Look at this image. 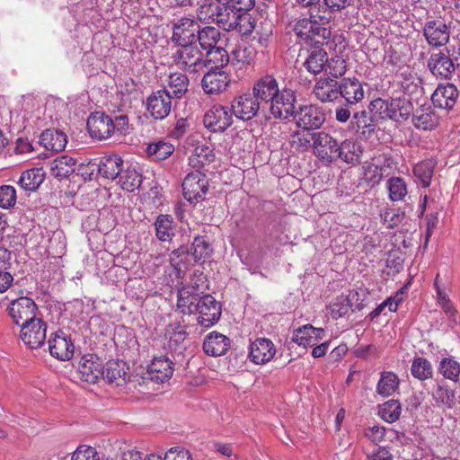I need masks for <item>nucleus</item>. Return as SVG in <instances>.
Here are the masks:
<instances>
[{"instance_id": "7", "label": "nucleus", "mask_w": 460, "mask_h": 460, "mask_svg": "<svg viewBox=\"0 0 460 460\" xmlns=\"http://www.w3.org/2000/svg\"><path fill=\"white\" fill-rule=\"evenodd\" d=\"M296 124L304 130L320 128L325 121V113L322 107L317 105H305L299 108L294 115Z\"/></svg>"}, {"instance_id": "14", "label": "nucleus", "mask_w": 460, "mask_h": 460, "mask_svg": "<svg viewBox=\"0 0 460 460\" xmlns=\"http://www.w3.org/2000/svg\"><path fill=\"white\" fill-rule=\"evenodd\" d=\"M423 34L429 45L439 48L448 42L450 29L443 20H430L425 22Z\"/></svg>"}, {"instance_id": "6", "label": "nucleus", "mask_w": 460, "mask_h": 460, "mask_svg": "<svg viewBox=\"0 0 460 460\" xmlns=\"http://www.w3.org/2000/svg\"><path fill=\"white\" fill-rule=\"evenodd\" d=\"M208 189L207 176L199 170L186 175L182 182L184 198L190 202H195L204 198Z\"/></svg>"}, {"instance_id": "25", "label": "nucleus", "mask_w": 460, "mask_h": 460, "mask_svg": "<svg viewBox=\"0 0 460 460\" xmlns=\"http://www.w3.org/2000/svg\"><path fill=\"white\" fill-rule=\"evenodd\" d=\"M39 144L47 151L58 153L65 149L67 137L63 131L46 129L40 135Z\"/></svg>"}, {"instance_id": "50", "label": "nucleus", "mask_w": 460, "mask_h": 460, "mask_svg": "<svg viewBox=\"0 0 460 460\" xmlns=\"http://www.w3.org/2000/svg\"><path fill=\"white\" fill-rule=\"evenodd\" d=\"M174 151V146L167 142L159 141L150 144L146 148V153L155 160H164Z\"/></svg>"}, {"instance_id": "1", "label": "nucleus", "mask_w": 460, "mask_h": 460, "mask_svg": "<svg viewBox=\"0 0 460 460\" xmlns=\"http://www.w3.org/2000/svg\"><path fill=\"white\" fill-rule=\"evenodd\" d=\"M331 20L330 12L314 6L310 8V18L297 21L294 31L301 43L311 47L326 45L329 50L341 53L346 49V43L341 36H335L330 40L332 31L328 24Z\"/></svg>"}, {"instance_id": "18", "label": "nucleus", "mask_w": 460, "mask_h": 460, "mask_svg": "<svg viewBox=\"0 0 460 460\" xmlns=\"http://www.w3.org/2000/svg\"><path fill=\"white\" fill-rule=\"evenodd\" d=\"M276 352V347L270 339L258 338L250 345L249 358L257 365L266 364L273 358Z\"/></svg>"}, {"instance_id": "30", "label": "nucleus", "mask_w": 460, "mask_h": 460, "mask_svg": "<svg viewBox=\"0 0 460 460\" xmlns=\"http://www.w3.org/2000/svg\"><path fill=\"white\" fill-rule=\"evenodd\" d=\"M314 93L322 102H332L339 96V84L334 79L321 78L314 87Z\"/></svg>"}, {"instance_id": "36", "label": "nucleus", "mask_w": 460, "mask_h": 460, "mask_svg": "<svg viewBox=\"0 0 460 460\" xmlns=\"http://www.w3.org/2000/svg\"><path fill=\"white\" fill-rule=\"evenodd\" d=\"M189 79L181 73H172L168 78L165 90L172 98L180 99L188 91Z\"/></svg>"}, {"instance_id": "38", "label": "nucleus", "mask_w": 460, "mask_h": 460, "mask_svg": "<svg viewBox=\"0 0 460 460\" xmlns=\"http://www.w3.org/2000/svg\"><path fill=\"white\" fill-rule=\"evenodd\" d=\"M220 40L221 34L217 28L212 26H207L203 29L199 28L197 40L204 51H208L213 48H216L218 45Z\"/></svg>"}, {"instance_id": "63", "label": "nucleus", "mask_w": 460, "mask_h": 460, "mask_svg": "<svg viewBox=\"0 0 460 460\" xmlns=\"http://www.w3.org/2000/svg\"><path fill=\"white\" fill-rule=\"evenodd\" d=\"M72 460H99V458L94 447L82 445L74 452Z\"/></svg>"}, {"instance_id": "34", "label": "nucleus", "mask_w": 460, "mask_h": 460, "mask_svg": "<svg viewBox=\"0 0 460 460\" xmlns=\"http://www.w3.org/2000/svg\"><path fill=\"white\" fill-rule=\"evenodd\" d=\"M239 13L238 5L220 4L217 15H216V24L225 31H233V26Z\"/></svg>"}, {"instance_id": "60", "label": "nucleus", "mask_w": 460, "mask_h": 460, "mask_svg": "<svg viewBox=\"0 0 460 460\" xmlns=\"http://www.w3.org/2000/svg\"><path fill=\"white\" fill-rule=\"evenodd\" d=\"M313 133L305 134L302 132H295L291 135L290 145L293 148L299 152H305L312 147Z\"/></svg>"}, {"instance_id": "54", "label": "nucleus", "mask_w": 460, "mask_h": 460, "mask_svg": "<svg viewBox=\"0 0 460 460\" xmlns=\"http://www.w3.org/2000/svg\"><path fill=\"white\" fill-rule=\"evenodd\" d=\"M402 77L401 86L404 93L411 95L417 93L421 90V80L411 72H402L400 75Z\"/></svg>"}, {"instance_id": "35", "label": "nucleus", "mask_w": 460, "mask_h": 460, "mask_svg": "<svg viewBox=\"0 0 460 460\" xmlns=\"http://www.w3.org/2000/svg\"><path fill=\"white\" fill-rule=\"evenodd\" d=\"M109 383H115L116 385H121L126 383L127 372L125 363L122 361H109L103 367V375L102 376Z\"/></svg>"}, {"instance_id": "59", "label": "nucleus", "mask_w": 460, "mask_h": 460, "mask_svg": "<svg viewBox=\"0 0 460 460\" xmlns=\"http://www.w3.org/2000/svg\"><path fill=\"white\" fill-rule=\"evenodd\" d=\"M352 124L358 129H362L363 133L366 131L371 132L375 128L371 115L365 110L356 112L353 115Z\"/></svg>"}, {"instance_id": "28", "label": "nucleus", "mask_w": 460, "mask_h": 460, "mask_svg": "<svg viewBox=\"0 0 460 460\" xmlns=\"http://www.w3.org/2000/svg\"><path fill=\"white\" fill-rule=\"evenodd\" d=\"M363 149L359 142L355 139H345L338 144V152L335 160L341 159L347 164H357L359 162Z\"/></svg>"}, {"instance_id": "58", "label": "nucleus", "mask_w": 460, "mask_h": 460, "mask_svg": "<svg viewBox=\"0 0 460 460\" xmlns=\"http://www.w3.org/2000/svg\"><path fill=\"white\" fill-rule=\"evenodd\" d=\"M438 302L448 319L455 324L460 323V315L445 293L438 290Z\"/></svg>"}, {"instance_id": "15", "label": "nucleus", "mask_w": 460, "mask_h": 460, "mask_svg": "<svg viewBox=\"0 0 460 460\" xmlns=\"http://www.w3.org/2000/svg\"><path fill=\"white\" fill-rule=\"evenodd\" d=\"M172 96L165 90L154 92L146 100V110L155 119H164L172 110Z\"/></svg>"}, {"instance_id": "11", "label": "nucleus", "mask_w": 460, "mask_h": 460, "mask_svg": "<svg viewBox=\"0 0 460 460\" xmlns=\"http://www.w3.org/2000/svg\"><path fill=\"white\" fill-rule=\"evenodd\" d=\"M199 323L206 328L214 325L220 318L221 306L219 303L210 295L199 297L196 305Z\"/></svg>"}, {"instance_id": "49", "label": "nucleus", "mask_w": 460, "mask_h": 460, "mask_svg": "<svg viewBox=\"0 0 460 460\" xmlns=\"http://www.w3.org/2000/svg\"><path fill=\"white\" fill-rule=\"evenodd\" d=\"M402 411L401 403L396 400H389L379 408V416L386 422L396 421Z\"/></svg>"}, {"instance_id": "56", "label": "nucleus", "mask_w": 460, "mask_h": 460, "mask_svg": "<svg viewBox=\"0 0 460 460\" xmlns=\"http://www.w3.org/2000/svg\"><path fill=\"white\" fill-rule=\"evenodd\" d=\"M336 55L332 57L330 60L327 59L325 71L332 75L333 77H339L345 74L346 72V60L341 55L335 51Z\"/></svg>"}, {"instance_id": "31", "label": "nucleus", "mask_w": 460, "mask_h": 460, "mask_svg": "<svg viewBox=\"0 0 460 460\" xmlns=\"http://www.w3.org/2000/svg\"><path fill=\"white\" fill-rule=\"evenodd\" d=\"M195 287H183L178 292L177 307L184 314H191L197 311L198 294Z\"/></svg>"}, {"instance_id": "51", "label": "nucleus", "mask_w": 460, "mask_h": 460, "mask_svg": "<svg viewBox=\"0 0 460 460\" xmlns=\"http://www.w3.org/2000/svg\"><path fill=\"white\" fill-rule=\"evenodd\" d=\"M411 371L415 378L426 380L432 376L433 370L430 362L424 358H416L412 361Z\"/></svg>"}, {"instance_id": "44", "label": "nucleus", "mask_w": 460, "mask_h": 460, "mask_svg": "<svg viewBox=\"0 0 460 460\" xmlns=\"http://www.w3.org/2000/svg\"><path fill=\"white\" fill-rule=\"evenodd\" d=\"M230 61L236 68L249 66L254 59L255 51L252 48L238 47L232 51Z\"/></svg>"}, {"instance_id": "46", "label": "nucleus", "mask_w": 460, "mask_h": 460, "mask_svg": "<svg viewBox=\"0 0 460 460\" xmlns=\"http://www.w3.org/2000/svg\"><path fill=\"white\" fill-rule=\"evenodd\" d=\"M215 159V155L208 146H197L193 154L190 156V164L193 168H199L205 164H210Z\"/></svg>"}, {"instance_id": "42", "label": "nucleus", "mask_w": 460, "mask_h": 460, "mask_svg": "<svg viewBox=\"0 0 460 460\" xmlns=\"http://www.w3.org/2000/svg\"><path fill=\"white\" fill-rule=\"evenodd\" d=\"M118 178L122 189L129 192L138 188L142 182L141 173L133 166H128L125 170L122 168Z\"/></svg>"}, {"instance_id": "23", "label": "nucleus", "mask_w": 460, "mask_h": 460, "mask_svg": "<svg viewBox=\"0 0 460 460\" xmlns=\"http://www.w3.org/2000/svg\"><path fill=\"white\" fill-rule=\"evenodd\" d=\"M49 349L54 358L65 361L73 357L75 346L68 337L59 332L49 341Z\"/></svg>"}, {"instance_id": "33", "label": "nucleus", "mask_w": 460, "mask_h": 460, "mask_svg": "<svg viewBox=\"0 0 460 460\" xmlns=\"http://www.w3.org/2000/svg\"><path fill=\"white\" fill-rule=\"evenodd\" d=\"M123 168V160L117 155L105 156L99 164V173L106 179L115 180Z\"/></svg>"}, {"instance_id": "40", "label": "nucleus", "mask_w": 460, "mask_h": 460, "mask_svg": "<svg viewBox=\"0 0 460 460\" xmlns=\"http://www.w3.org/2000/svg\"><path fill=\"white\" fill-rule=\"evenodd\" d=\"M326 62V51L323 49H314L304 62V66L309 73L318 75L325 70Z\"/></svg>"}, {"instance_id": "22", "label": "nucleus", "mask_w": 460, "mask_h": 460, "mask_svg": "<svg viewBox=\"0 0 460 460\" xmlns=\"http://www.w3.org/2000/svg\"><path fill=\"white\" fill-rule=\"evenodd\" d=\"M411 122L420 130H432L439 124V116L430 105H422L415 111H412Z\"/></svg>"}, {"instance_id": "4", "label": "nucleus", "mask_w": 460, "mask_h": 460, "mask_svg": "<svg viewBox=\"0 0 460 460\" xmlns=\"http://www.w3.org/2000/svg\"><path fill=\"white\" fill-rule=\"evenodd\" d=\"M296 96L293 90L282 88L269 103L270 114L275 119H288L294 117Z\"/></svg>"}, {"instance_id": "20", "label": "nucleus", "mask_w": 460, "mask_h": 460, "mask_svg": "<svg viewBox=\"0 0 460 460\" xmlns=\"http://www.w3.org/2000/svg\"><path fill=\"white\" fill-rule=\"evenodd\" d=\"M173 373V363L167 357L155 358L147 367V376L155 383L168 381Z\"/></svg>"}, {"instance_id": "57", "label": "nucleus", "mask_w": 460, "mask_h": 460, "mask_svg": "<svg viewBox=\"0 0 460 460\" xmlns=\"http://www.w3.org/2000/svg\"><path fill=\"white\" fill-rule=\"evenodd\" d=\"M209 243L202 236H197L192 243V256L195 261L199 262L205 260L211 252Z\"/></svg>"}, {"instance_id": "29", "label": "nucleus", "mask_w": 460, "mask_h": 460, "mask_svg": "<svg viewBox=\"0 0 460 460\" xmlns=\"http://www.w3.org/2000/svg\"><path fill=\"white\" fill-rule=\"evenodd\" d=\"M229 346V339L226 336L216 332L209 333L203 342L204 351L212 357H219L224 355L228 350Z\"/></svg>"}, {"instance_id": "47", "label": "nucleus", "mask_w": 460, "mask_h": 460, "mask_svg": "<svg viewBox=\"0 0 460 460\" xmlns=\"http://www.w3.org/2000/svg\"><path fill=\"white\" fill-rule=\"evenodd\" d=\"M204 60L206 65L212 64L215 68L221 69L220 67L230 61V57L222 46L217 45L216 48L206 51V59L204 58Z\"/></svg>"}, {"instance_id": "32", "label": "nucleus", "mask_w": 460, "mask_h": 460, "mask_svg": "<svg viewBox=\"0 0 460 460\" xmlns=\"http://www.w3.org/2000/svg\"><path fill=\"white\" fill-rule=\"evenodd\" d=\"M76 161L68 155H61L54 159L50 165L51 174L62 180L70 176L75 170Z\"/></svg>"}, {"instance_id": "45", "label": "nucleus", "mask_w": 460, "mask_h": 460, "mask_svg": "<svg viewBox=\"0 0 460 460\" xmlns=\"http://www.w3.org/2000/svg\"><path fill=\"white\" fill-rule=\"evenodd\" d=\"M389 198L393 201L402 200L408 193L407 184L401 177H392L386 182Z\"/></svg>"}, {"instance_id": "8", "label": "nucleus", "mask_w": 460, "mask_h": 460, "mask_svg": "<svg viewBox=\"0 0 460 460\" xmlns=\"http://www.w3.org/2000/svg\"><path fill=\"white\" fill-rule=\"evenodd\" d=\"M312 150L321 161L331 163L337 155L338 142L325 131L314 132Z\"/></svg>"}, {"instance_id": "53", "label": "nucleus", "mask_w": 460, "mask_h": 460, "mask_svg": "<svg viewBox=\"0 0 460 460\" xmlns=\"http://www.w3.org/2000/svg\"><path fill=\"white\" fill-rule=\"evenodd\" d=\"M352 304L346 296H338L329 306L330 314L333 319L344 317L350 311Z\"/></svg>"}, {"instance_id": "12", "label": "nucleus", "mask_w": 460, "mask_h": 460, "mask_svg": "<svg viewBox=\"0 0 460 460\" xmlns=\"http://www.w3.org/2000/svg\"><path fill=\"white\" fill-rule=\"evenodd\" d=\"M231 112L237 119L250 120L254 118L259 110L260 102L252 93H246L236 96L231 103Z\"/></svg>"}, {"instance_id": "21", "label": "nucleus", "mask_w": 460, "mask_h": 460, "mask_svg": "<svg viewBox=\"0 0 460 460\" xmlns=\"http://www.w3.org/2000/svg\"><path fill=\"white\" fill-rule=\"evenodd\" d=\"M458 93L453 84H440L432 93L431 101L438 108L451 110L456 103Z\"/></svg>"}, {"instance_id": "52", "label": "nucleus", "mask_w": 460, "mask_h": 460, "mask_svg": "<svg viewBox=\"0 0 460 460\" xmlns=\"http://www.w3.org/2000/svg\"><path fill=\"white\" fill-rule=\"evenodd\" d=\"M249 9H239V13L233 26V31H237L242 35H249L254 29V22L249 13L246 12Z\"/></svg>"}, {"instance_id": "13", "label": "nucleus", "mask_w": 460, "mask_h": 460, "mask_svg": "<svg viewBox=\"0 0 460 460\" xmlns=\"http://www.w3.org/2000/svg\"><path fill=\"white\" fill-rule=\"evenodd\" d=\"M9 314L14 323L22 327L20 338L25 345L29 344L27 341V331L29 327V297L22 296L12 301L8 307Z\"/></svg>"}, {"instance_id": "19", "label": "nucleus", "mask_w": 460, "mask_h": 460, "mask_svg": "<svg viewBox=\"0 0 460 460\" xmlns=\"http://www.w3.org/2000/svg\"><path fill=\"white\" fill-rule=\"evenodd\" d=\"M202 88L209 94H217L226 90L230 84L229 75L222 69H211L202 78Z\"/></svg>"}, {"instance_id": "43", "label": "nucleus", "mask_w": 460, "mask_h": 460, "mask_svg": "<svg viewBox=\"0 0 460 460\" xmlns=\"http://www.w3.org/2000/svg\"><path fill=\"white\" fill-rule=\"evenodd\" d=\"M434 166L435 164L431 160L422 161L414 166L413 173L421 184V187L427 188L429 186L433 176Z\"/></svg>"}, {"instance_id": "10", "label": "nucleus", "mask_w": 460, "mask_h": 460, "mask_svg": "<svg viewBox=\"0 0 460 460\" xmlns=\"http://www.w3.org/2000/svg\"><path fill=\"white\" fill-rule=\"evenodd\" d=\"M452 56L449 49H447V53L439 51L431 54L428 59V68L430 73L437 78H450L457 66L456 64L457 58Z\"/></svg>"}, {"instance_id": "16", "label": "nucleus", "mask_w": 460, "mask_h": 460, "mask_svg": "<svg viewBox=\"0 0 460 460\" xmlns=\"http://www.w3.org/2000/svg\"><path fill=\"white\" fill-rule=\"evenodd\" d=\"M87 128L90 135L100 140L107 139L114 133L112 119L102 112H95L90 116Z\"/></svg>"}, {"instance_id": "61", "label": "nucleus", "mask_w": 460, "mask_h": 460, "mask_svg": "<svg viewBox=\"0 0 460 460\" xmlns=\"http://www.w3.org/2000/svg\"><path fill=\"white\" fill-rule=\"evenodd\" d=\"M16 191L15 189L9 185L0 187V208H9L15 204Z\"/></svg>"}, {"instance_id": "5", "label": "nucleus", "mask_w": 460, "mask_h": 460, "mask_svg": "<svg viewBox=\"0 0 460 460\" xmlns=\"http://www.w3.org/2000/svg\"><path fill=\"white\" fill-rule=\"evenodd\" d=\"M199 22L190 17H182L172 25V40L177 46L195 44L199 31Z\"/></svg>"}, {"instance_id": "48", "label": "nucleus", "mask_w": 460, "mask_h": 460, "mask_svg": "<svg viewBox=\"0 0 460 460\" xmlns=\"http://www.w3.org/2000/svg\"><path fill=\"white\" fill-rule=\"evenodd\" d=\"M438 371L445 378L457 382L460 376V363L452 358H444L439 363Z\"/></svg>"}, {"instance_id": "39", "label": "nucleus", "mask_w": 460, "mask_h": 460, "mask_svg": "<svg viewBox=\"0 0 460 460\" xmlns=\"http://www.w3.org/2000/svg\"><path fill=\"white\" fill-rule=\"evenodd\" d=\"M155 235L162 242L171 241L174 235L173 219L170 215H159L155 222Z\"/></svg>"}, {"instance_id": "26", "label": "nucleus", "mask_w": 460, "mask_h": 460, "mask_svg": "<svg viewBox=\"0 0 460 460\" xmlns=\"http://www.w3.org/2000/svg\"><path fill=\"white\" fill-rule=\"evenodd\" d=\"M339 94L346 100L347 103L355 104L364 98L365 92L357 78H343L339 84Z\"/></svg>"}, {"instance_id": "27", "label": "nucleus", "mask_w": 460, "mask_h": 460, "mask_svg": "<svg viewBox=\"0 0 460 460\" xmlns=\"http://www.w3.org/2000/svg\"><path fill=\"white\" fill-rule=\"evenodd\" d=\"M79 372L84 381L96 383L103 375L102 362L93 355L84 357L80 363Z\"/></svg>"}, {"instance_id": "9", "label": "nucleus", "mask_w": 460, "mask_h": 460, "mask_svg": "<svg viewBox=\"0 0 460 460\" xmlns=\"http://www.w3.org/2000/svg\"><path fill=\"white\" fill-rule=\"evenodd\" d=\"M203 123L212 132H224L233 123L231 110L221 104H215L205 113Z\"/></svg>"}, {"instance_id": "62", "label": "nucleus", "mask_w": 460, "mask_h": 460, "mask_svg": "<svg viewBox=\"0 0 460 460\" xmlns=\"http://www.w3.org/2000/svg\"><path fill=\"white\" fill-rule=\"evenodd\" d=\"M363 178L369 185L375 186L382 179V169L376 164H369L364 166Z\"/></svg>"}, {"instance_id": "2", "label": "nucleus", "mask_w": 460, "mask_h": 460, "mask_svg": "<svg viewBox=\"0 0 460 460\" xmlns=\"http://www.w3.org/2000/svg\"><path fill=\"white\" fill-rule=\"evenodd\" d=\"M172 60L178 68L188 73H198L206 66L203 53L195 44L177 46Z\"/></svg>"}, {"instance_id": "64", "label": "nucleus", "mask_w": 460, "mask_h": 460, "mask_svg": "<svg viewBox=\"0 0 460 460\" xmlns=\"http://www.w3.org/2000/svg\"><path fill=\"white\" fill-rule=\"evenodd\" d=\"M365 436L375 444L380 443L385 436V429L382 426L374 425L364 431Z\"/></svg>"}, {"instance_id": "3", "label": "nucleus", "mask_w": 460, "mask_h": 460, "mask_svg": "<svg viewBox=\"0 0 460 460\" xmlns=\"http://www.w3.org/2000/svg\"><path fill=\"white\" fill-rule=\"evenodd\" d=\"M371 106L373 109L379 110L383 118H389L394 121L407 119L413 111L411 101L404 96L393 98L390 101L376 99L371 102Z\"/></svg>"}, {"instance_id": "17", "label": "nucleus", "mask_w": 460, "mask_h": 460, "mask_svg": "<svg viewBox=\"0 0 460 460\" xmlns=\"http://www.w3.org/2000/svg\"><path fill=\"white\" fill-rule=\"evenodd\" d=\"M279 90L276 78L273 75H266L254 83L252 93L259 102L269 104Z\"/></svg>"}, {"instance_id": "55", "label": "nucleus", "mask_w": 460, "mask_h": 460, "mask_svg": "<svg viewBox=\"0 0 460 460\" xmlns=\"http://www.w3.org/2000/svg\"><path fill=\"white\" fill-rule=\"evenodd\" d=\"M432 397L438 407L446 406L452 408L455 402L454 392L441 385H438L432 393Z\"/></svg>"}, {"instance_id": "37", "label": "nucleus", "mask_w": 460, "mask_h": 460, "mask_svg": "<svg viewBox=\"0 0 460 460\" xmlns=\"http://www.w3.org/2000/svg\"><path fill=\"white\" fill-rule=\"evenodd\" d=\"M399 383L396 374L392 371H384L376 385V393L383 397H388L398 389Z\"/></svg>"}, {"instance_id": "24", "label": "nucleus", "mask_w": 460, "mask_h": 460, "mask_svg": "<svg viewBox=\"0 0 460 460\" xmlns=\"http://www.w3.org/2000/svg\"><path fill=\"white\" fill-rule=\"evenodd\" d=\"M323 336V329L315 328L311 324H305L295 330L292 340L297 345L307 348L315 346Z\"/></svg>"}, {"instance_id": "41", "label": "nucleus", "mask_w": 460, "mask_h": 460, "mask_svg": "<svg viewBox=\"0 0 460 460\" xmlns=\"http://www.w3.org/2000/svg\"><path fill=\"white\" fill-rule=\"evenodd\" d=\"M47 326L36 314L31 317V349L40 347L46 340Z\"/></svg>"}]
</instances>
